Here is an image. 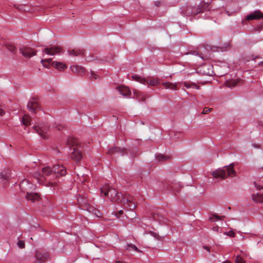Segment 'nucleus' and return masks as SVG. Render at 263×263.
Here are the masks:
<instances>
[{
	"label": "nucleus",
	"instance_id": "de8ad7c7",
	"mask_svg": "<svg viewBox=\"0 0 263 263\" xmlns=\"http://www.w3.org/2000/svg\"><path fill=\"white\" fill-rule=\"evenodd\" d=\"M134 156H135V155H134V154H133V155H132V157H134Z\"/></svg>",
	"mask_w": 263,
	"mask_h": 263
},
{
	"label": "nucleus",
	"instance_id": "a878e982",
	"mask_svg": "<svg viewBox=\"0 0 263 263\" xmlns=\"http://www.w3.org/2000/svg\"><path fill=\"white\" fill-rule=\"evenodd\" d=\"M162 85L165 89H170L172 90L177 89V85L176 84L169 82H165L162 83Z\"/></svg>",
	"mask_w": 263,
	"mask_h": 263
},
{
	"label": "nucleus",
	"instance_id": "f704fd0d",
	"mask_svg": "<svg viewBox=\"0 0 263 263\" xmlns=\"http://www.w3.org/2000/svg\"><path fill=\"white\" fill-rule=\"evenodd\" d=\"M212 108L204 107L203 109L202 114H208L209 112H210L212 110Z\"/></svg>",
	"mask_w": 263,
	"mask_h": 263
},
{
	"label": "nucleus",
	"instance_id": "ea45409f",
	"mask_svg": "<svg viewBox=\"0 0 263 263\" xmlns=\"http://www.w3.org/2000/svg\"><path fill=\"white\" fill-rule=\"evenodd\" d=\"M5 114V111L2 108H0V116H3Z\"/></svg>",
	"mask_w": 263,
	"mask_h": 263
},
{
	"label": "nucleus",
	"instance_id": "20e7f679",
	"mask_svg": "<svg viewBox=\"0 0 263 263\" xmlns=\"http://www.w3.org/2000/svg\"><path fill=\"white\" fill-rule=\"evenodd\" d=\"M78 202L82 209L86 210L89 213H92L98 217H101L100 212L92 206L90 205L87 202L86 200L81 195H79L78 197Z\"/></svg>",
	"mask_w": 263,
	"mask_h": 263
},
{
	"label": "nucleus",
	"instance_id": "2f4dec72",
	"mask_svg": "<svg viewBox=\"0 0 263 263\" xmlns=\"http://www.w3.org/2000/svg\"><path fill=\"white\" fill-rule=\"evenodd\" d=\"M10 177V173L9 171L7 172L6 173V174H5V175H1L2 178L5 179V180L9 179Z\"/></svg>",
	"mask_w": 263,
	"mask_h": 263
},
{
	"label": "nucleus",
	"instance_id": "72a5a7b5",
	"mask_svg": "<svg viewBox=\"0 0 263 263\" xmlns=\"http://www.w3.org/2000/svg\"><path fill=\"white\" fill-rule=\"evenodd\" d=\"M224 234H227L228 236H229L230 237H233L235 236V232L232 230L228 232L227 233H224Z\"/></svg>",
	"mask_w": 263,
	"mask_h": 263
},
{
	"label": "nucleus",
	"instance_id": "7ed1b4c3",
	"mask_svg": "<svg viewBox=\"0 0 263 263\" xmlns=\"http://www.w3.org/2000/svg\"><path fill=\"white\" fill-rule=\"evenodd\" d=\"M234 164L231 163L229 165L219 168L212 172V175L214 178L221 179H224L229 176H235L236 172L234 169Z\"/></svg>",
	"mask_w": 263,
	"mask_h": 263
},
{
	"label": "nucleus",
	"instance_id": "a211bd4d",
	"mask_svg": "<svg viewBox=\"0 0 263 263\" xmlns=\"http://www.w3.org/2000/svg\"><path fill=\"white\" fill-rule=\"evenodd\" d=\"M70 69L72 71V72L78 75H81L84 73L85 71V70L83 67L79 66L78 65L71 66L70 67Z\"/></svg>",
	"mask_w": 263,
	"mask_h": 263
},
{
	"label": "nucleus",
	"instance_id": "e433bc0d",
	"mask_svg": "<svg viewBox=\"0 0 263 263\" xmlns=\"http://www.w3.org/2000/svg\"><path fill=\"white\" fill-rule=\"evenodd\" d=\"M85 59L88 62L93 60V58L92 56H86Z\"/></svg>",
	"mask_w": 263,
	"mask_h": 263
},
{
	"label": "nucleus",
	"instance_id": "a18cd8bd",
	"mask_svg": "<svg viewBox=\"0 0 263 263\" xmlns=\"http://www.w3.org/2000/svg\"><path fill=\"white\" fill-rule=\"evenodd\" d=\"M204 248L205 249L207 250L208 251H209V248L208 247H206V246H204Z\"/></svg>",
	"mask_w": 263,
	"mask_h": 263
},
{
	"label": "nucleus",
	"instance_id": "0eeeda50",
	"mask_svg": "<svg viewBox=\"0 0 263 263\" xmlns=\"http://www.w3.org/2000/svg\"><path fill=\"white\" fill-rule=\"evenodd\" d=\"M41 63L43 66L46 68H49V65L52 64L54 67L60 70H64L67 68V65L62 62H52L51 59H47L45 60H42Z\"/></svg>",
	"mask_w": 263,
	"mask_h": 263
},
{
	"label": "nucleus",
	"instance_id": "6e6552de",
	"mask_svg": "<svg viewBox=\"0 0 263 263\" xmlns=\"http://www.w3.org/2000/svg\"><path fill=\"white\" fill-rule=\"evenodd\" d=\"M203 11V8H199L196 7H194L192 6H187L183 10V13L186 16H191L192 15H196L199 13L202 12Z\"/></svg>",
	"mask_w": 263,
	"mask_h": 263
},
{
	"label": "nucleus",
	"instance_id": "4be33fe9",
	"mask_svg": "<svg viewBox=\"0 0 263 263\" xmlns=\"http://www.w3.org/2000/svg\"><path fill=\"white\" fill-rule=\"evenodd\" d=\"M68 52L69 55L74 56H77L81 54L85 55L86 54L83 50L80 49H74L72 50H69Z\"/></svg>",
	"mask_w": 263,
	"mask_h": 263
},
{
	"label": "nucleus",
	"instance_id": "ddd939ff",
	"mask_svg": "<svg viewBox=\"0 0 263 263\" xmlns=\"http://www.w3.org/2000/svg\"><path fill=\"white\" fill-rule=\"evenodd\" d=\"M35 257L38 261L41 262V261L46 260L48 258L49 255L45 251L39 250L35 253Z\"/></svg>",
	"mask_w": 263,
	"mask_h": 263
},
{
	"label": "nucleus",
	"instance_id": "49530a36",
	"mask_svg": "<svg viewBox=\"0 0 263 263\" xmlns=\"http://www.w3.org/2000/svg\"><path fill=\"white\" fill-rule=\"evenodd\" d=\"M116 263H126V262H124V261H116Z\"/></svg>",
	"mask_w": 263,
	"mask_h": 263
},
{
	"label": "nucleus",
	"instance_id": "6ab92c4d",
	"mask_svg": "<svg viewBox=\"0 0 263 263\" xmlns=\"http://www.w3.org/2000/svg\"><path fill=\"white\" fill-rule=\"evenodd\" d=\"M118 89L120 93L123 96L126 97L130 94V90L126 86H119Z\"/></svg>",
	"mask_w": 263,
	"mask_h": 263
},
{
	"label": "nucleus",
	"instance_id": "8fccbe9b",
	"mask_svg": "<svg viewBox=\"0 0 263 263\" xmlns=\"http://www.w3.org/2000/svg\"><path fill=\"white\" fill-rule=\"evenodd\" d=\"M260 63L263 64V61L262 62H261Z\"/></svg>",
	"mask_w": 263,
	"mask_h": 263
},
{
	"label": "nucleus",
	"instance_id": "1a4fd4ad",
	"mask_svg": "<svg viewBox=\"0 0 263 263\" xmlns=\"http://www.w3.org/2000/svg\"><path fill=\"white\" fill-rule=\"evenodd\" d=\"M20 187L22 192L27 193V191H33L34 186L27 179H24L20 184Z\"/></svg>",
	"mask_w": 263,
	"mask_h": 263
},
{
	"label": "nucleus",
	"instance_id": "c756f323",
	"mask_svg": "<svg viewBox=\"0 0 263 263\" xmlns=\"http://www.w3.org/2000/svg\"><path fill=\"white\" fill-rule=\"evenodd\" d=\"M210 219L212 221H217L218 220H221V217L220 216H219L218 215H213V216H211Z\"/></svg>",
	"mask_w": 263,
	"mask_h": 263
},
{
	"label": "nucleus",
	"instance_id": "cd10ccee",
	"mask_svg": "<svg viewBox=\"0 0 263 263\" xmlns=\"http://www.w3.org/2000/svg\"><path fill=\"white\" fill-rule=\"evenodd\" d=\"M126 249L129 251H134L137 252H140L135 245L130 243L127 244Z\"/></svg>",
	"mask_w": 263,
	"mask_h": 263
},
{
	"label": "nucleus",
	"instance_id": "c03bdc74",
	"mask_svg": "<svg viewBox=\"0 0 263 263\" xmlns=\"http://www.w3.org/2000/svg\"><path fill=\"white\" fill-rule=\"evenodd\" d=\"M123 213V211H122V210H120V211H119V214L120 215H121V214H122Z\"/></svg>",
	"mask_w": 263,
	"mask_h": 263
},
{
	"label": "nucleus",
	"instance_id": "9d476101",
	"mask_svg": "<svg viewBox=\"0 0 263 263\" xmlns=\"http://www.w3.org/2000/svg\"><path fill=\"white\" fill-rule=\"evenodd\" d=\"M20 50L22 54L26 58H30L36 54V51L29 47H23Z\"/></svg>",
	"mask_w": 263,
	"mask_h": 263
},
{
	"label": "nucleus",
	"instance_id": "39448f33",
	"mask_svg": "<svg viewBox=\"0 0 263 263\" xmlns=\"http://www.w3.org/2000/svg\"><path fill=\"white\" fill-rule=\"evenodd\" d=\"M133 79L136 81L139 82L143 85H148V86H156L160 84L158 79L153 77L142 78L137 75L132 76Z\"/></svg>",
	"mask_w": 263,
	"mask_h": 263
},
{
	"label": "nucleus",
	"instance_id": "c85d7f7f",
	"mask_svg": "<svg viewBox=\"0 0 263 263\" xmlns=\"http://www.w3.org/2000/svg\"><path fill=\"white\" fill-rule=\"evenodd\" d=\"M7 48L8 50H9L11 52L14 54L16 52V48L12 44H8L7 45Z\"/></svg>",
	"mask_w": 263,
	"mask_h": 263
},
{
	"label": "nucleus",
	"instance_id": "f257e3e1",
	"mask_svg": "<svg viewBox=\"0 0 263 263\" xmlns=\"http://www.w3.org/2000/svg\"><path fill=\"white\" fill-rule=\"evenodd\" d=\"M66 174V169L62 165H56L52 167L49 165H43L38 171H34L32 176L39 184L53 187L54 190L58 185L57 177L64 176Z\"/></svg>",
	"mask_w": 263,
	"mask_h": 263
},
{
	"label": "nucleus",
	"instance_id": "4c0bfd02",
	"mask_svg": "<svg viewBox=\"0 0 263 263\" xmlns=\"http://www.w3.org/2000/svg\"><path fill=\"white\" fill-rule=\"evenodd\" d=\"M55 124V127L56 128H57L58 130H60L61 129H62L63 127L62 125L57 124L56 123Z\"/></svg>",
	"mask_w": 263,
	"mask_h": 263
},
{
	"label": "nucleus",
	"instance_id": "79ce46f5",
	"mask_svg": "<svg viewBox=\"0 0 263 263\" xmlns=\"http://www.w3.org/2000/svg\"><path fill=\"white\" fill-rule=\"evenodd\" d=\"M155 5L157 6H159L160 4H161V2H155Z\"/></svg>",
	"mask_w": 263,
	"mask_h": 263
},
{
	"label": "nucleus",
	"instance_id": "09e8293b",
	"mask_svg": "<svg viewBox=\"0 0 263 263\" xmlns=\"http://www.w3.org/2000/svg\"><path fill=\"white\" fill-rule=\"evenodd\" d=\"M197 53L196 51H194V53Z\"/></svg>",
	"mask_w": 263,
	"mask_h": 263
},
{
	"label": "nucleus",
	"instance_id": "473e14b6",
	"mask_svg": "<svg viewBox=\"0 0 263 263\" xmlns=\"http://www.w3.org/2000/svg\"><path fill=\"white\" fill-rule=\"evenodd\" d=\"M17 246L20 248L23 249L25 247V244L24 241L19 240L17 242Z\"/></svg>",
	"mask_w": 263,
	"mask_h": 263
},
{
	"label": "nucleus",
	"instance_id": "2eb2a0df",
	"mask_svg": "<svg viewBox=\"0 0 263 263\" xmlns=\"http://www.w3.org/2000/svg\"><path fill=\"white\" fill-rule=\"evenodd\" d=\"M70 157L74 161H79L82 158V155L79 150L74 148L71 154Z\"/></svg>",
	"mask_w": 263,
	"mask_h": 263
},
{
	"label": "nucleus",
	"instance_id": "f03ea898",
	"mask_svg": "<svg viewBox=\"0 0 263 263\" xmlns=\"http://www.w3.org/2000/svg\"><path fill=\"white\" fill-rule=\"evenodd\" d=\"M100 192L102 196H106L112 201L122 203L126 209L133 210L136 208L135 203L133 201L132 197H125L123 194H119L115 189L110 187L108 184L103 185L100 189Z\"/></svg>",
	"mask_w": 263,
	"mask_h": 263
},
{
	"label": "nucleus",
	"instance_id": "7c9ffc66",
	"mask_svg": "<svg viewBox=\"0 0 263 263\" xmlns=\"http://www.w3.org/2000/svg\"><path fill=\"white\" fill-rule=\"evenodd\" d=\"M235 263H245V261L240 256H237L235 259Z\"/></svg>",
	"mask_w": 263,
	"mask_h": 263
},
{
	"label": "nucleus",
	"instance_id": "dca6fc26",
	"mask_svg": "<svg viewBox=\"0 0 263 263\" xmlns=\"http://www.w3.org/2000/svg\"><path fill=\"white\" fill-rule=\"evenodd\" d=\"M126 152L124 148H120L119 147H112L110 148L107 153L110 155H114L116 154H121V155H124Z\"/></svg>",
	"mask_w": 263,
	"mask_h": 263
},
{
	"label": "nucleus",
	"instance_id": "a19ab883",
	"mask_svg": "<svg viewBox=\"0 0 263 263\" xmlns=\"http://www.w3.org/2000/svg\"><path fill=\"white\" fill-rule=\"evenodd\" d=\"M213 230L215 231L218 232L219 230V227L218 226L214 227L213 228Z\"/></svg>",
	"mask_w": 263,
	"mask_h": 263
},
{
	"label": "nucleus",
	"instance_id": "58836bf2",
	"mask_svg": "<svg viewBox=\"0 0 263 263\" xmlns=\"http://www.w3.org/2000/svg\"><path fill=\"white\" fill-rule=\"evenodd\" d=\"M254 185L257 190H260L261 189V186L259 185H257L256 182H254Z\"/></svg>",
	"mask_w": 263,
	"mask_h": 263
},
{
	"label": "nucleus",
	"instance_id": "412c9836",
	"mask_svg": "<svg viewBox=\"0 0 263 263\" xmlns=\"http://www.w3.org/2000/svg\"><path fill=\"white\" fill-rule=\"evenodd\" d=\"M182 84L186 88H196L197 89H200V86L197 85L196 83L191 82H184Z\"/></svg>",
	"mask_w": 263,
	"mask_h": 263
},
{
	"label": "nucleus",
	"instance_id": "bb28decb",
	"mask_svg": "<svg viewBox=\"0 0 263 263\" xmlns=\"http://www.w3.org/2000/svg\"><path fill=\"white\" fill-rule=\"evenodd\" d=\"M156 159L159 162H164L168 160L170 157L168 156H165L162 154H158L156 156Z\"/></svg>",
	"mask_w": 263,
	"mask_h": 263
},
{
	"label": "nucleus",
	"instance_id": "9b49d317",
	"mask_svg": "<svg viewBox=\"0 0 263 263\" xmlns=\"http://www.w3.org/2000/svg\"><path fill=\"white\" fill-rule=\"evenodd\" d=\"M62 49L60 46H52L45 48L43 52L47 54L53 55L60 53Z\"/></svg>",
	"mask_w": 263,
	"mask_h": 263
},
{
	"label": "nucleus",
	"instance_id": "f8f14e48",
	"mask_svg": "<svg viewBox=\"0 0 263 263\" xmlns=\"http://www.w3.org/2000/svg\"><path fill=\"white\" fill-rule=\"evenodd\" d=\"M263 18V13L259 10H256L246 16L247 20H259Z\"/></svg>",
	"mask_w": 263,
	"mask_h": 263
},
{
	"label": "nucleus",
	"instance_id": "4468645a",
	"mask_svg": "<svg viewBox=\"0 0 263 263\" xmlns=\"http://www.w3.org/2000/svg\"><path fill=\"white\" fill-rule=\"evenodd\" d=\"M133 93L134 98H136L139 102L144 101L146 98L145 93L139 90L134 89Z\"/></svg>",
	"mask_w": 263,
	"mask_h": 263
},
{
	"label": "nucleus",
	"instance_id": "c9c22d12",
	"mask_svg": "<svg viewBox=\"0 0 263 263\" xmlns=\"http://www.w3.org/2000/svg\"><path fill=\"white\" fill-rule=\"evenodd\" d=\"M90 74H91L90 78L94 79H97V75L93 72L91 71Z\"/></svg>",
	"mask_w": 263,
	"mask_h": 263
},
{
	"label": "nucleus",
	"instance_id": "f3484780",
	"mask_svg": "<svg viewBox=\"0 0 263 263\" xmlns=\"http://www.w3.org/2000/svg\"><path fill=\"white\" fill-rule=\"evenodd\" d=\"M26 197L28 200L35 201L39 200L40 195L36 193L32 192V191L30 192L27 191V193H26Z\"/></svg>",
	"mask_w": 263,
	"mask_h": 263
},
{
	"label": "nucleus",
	"instance_id": "aec40b11",
	"mask_svg": "<svg viewBox=\"0 0 263 263\" xmlns=\"http://www.w3.org/2000/svg\"><path fill=\"white\" fill-rule=\"evenodd\" d=\"M252 199L256 202H263V193H257L253 194L252 196Z\"/></svg>",
	"mask_w": 263,
	"mask_h": 263
},
{
	"label": "nucleus",
	"instance_id": "37998d69",
	"mask_svg": "<svg viewBox=\"0 0 263 263\" xmlns=\"http://www.w3.org/2000/svg\"><path fill=\"white\" fill-rule=\"evenodd\" d=\"M137 148H134V149L133 150V151H132V153H137Z\"/></svg>",
	"mask_w": 263,
	"mask_h": 263
},
{
	"label": "nucleus",
	"instance_id": "423d86ee",
	"mask_svg": "<svg viewBox=\"0 0 263 263\" xmlns=\"http://www.w3.org/2000/svg\"><path fill=\"white\" fill-rule=\"evenodd\" d=\"M33 128L34 130L42 138H46L47 137L49 127L46 123L43 122L36 123Z\"/></svg>",
	"mask_w": 263,
	"mask_h": 263
},
{
	"label": "nucleus",
	"instance_id": "5701e85b",
	"mask_svg": "<svg viewBox=\"0 0 263 263\" xmlns=\"http://www.w3.org/2000/svg\"><path fill=\"white\" fill-rule=\"evenodd\" d=\"M21 122L22 124L26 126L31 125V119L28 115H25L22 118Z\"/></svg>",
	"mask_w": 263,
	"mask_h": 263
},
{
	"label": "nucleus",
	"instance_id": "393cba45",
	"mask_svg": "<svg viewBox=\"0 0 263 263\" xmlns=\"http://www.w3.org/2000/svg\"><path fill=\"white\" fill-rule=\"evenodd\" d=\"M238 82V80L237 79H232V80H227L225 84L226 86L232 88L234 87L236 84Z\"/></svg>",
	"mask_w": 263,
	"mask_h": 263
},
{
	"label": "nucleus",
	"instance_id": "b1692460",
	"mask_svg": "<svg viewBox=\"0 0 263 263\" xmlns=\"http://www.w3.org/2000/svg\"><path fill=\"white\" fill-rule=\"evenodd\" d=\"M38 104L35 101H30L28 103L27 107L30 111L34 112Z\"/></svg>",
	"mask_w": 263,
	"mask_h": 263
}]
</instances>
